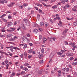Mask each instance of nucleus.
Listing matches in <instances>:
<instances>
[{"label": "nucleus", "mask_w": 77, "mask_h": 77, "mask_svg": "<svg viewBox=\"0 0 77 77\" xmlns=\"http://www.w3.org/2000/svg\"><path fill=\"white\" fill-rule=\"evenodd\" d=\"M6 24L7 25L8 27H10L11 26V25L13 24V23L12 22H10L6 23Z\"/></svg>", "instance_id": "1"}, {"label": "nucleus", "mask_w": 77, "mask_h": 77, "mask_svg": "<svg viewBox=\"0 0 77 77\" xmlns=\"http://www.w3.org/2000/svg\"><path fill=\"white\" fill-rule=\"evenodd\" d=\"M23 20L28 26H30V22L27 19H23Z\"/></svg>", "instance_id": "2"}, {"label": "nucleus", "mask_w": 77, "mask_h": 77, "mask_svg": "<svg viewBox=\"0 0 77 77\" xmlns=\"http://www.w3.org/2000/svg\"><path fill=\"white\" fill-rule=\"evenodd\" d=\"M14 3L11 2L10 4H9L8 5H7L8 7H12L13 6V5H14Z\"/></svg>", "instance_id": "3"}, {"label": "nucleus", "mask_w": 77, "mask_h": 77, "mask_svg": "<svg viewBox=\"0 0 77 77\" xmlns=\"http://www.w3.org/2000/svg\"><path fill=\"white\" fill-rule=\"evenodd\" d=\"M45 27H47L49 26V23L47 22H45L44 23Z\"/></svg>", "instance_id": "4"}, {"label": "nucleus", "mask_w": 77, "mask_h": 77, "mask_svg": "<svg viewBox=\"0 0 77 77\" xmlns=\"http://www.w3.org/2000/svg\"><path fill=\"white\" fill-rule=\"evenodd\" d=\"M23 70H25L26 71H29V70L27 69V68L26 67H24L23 68Z\"/></svg>", "instance_id": "5"}, {"label": "nucleus", "mask_w": 77, "mask_h": 77, "mask_svg": "<svg viewBox=\"0 0 77 77\" xmlns=\"http://www.w3.org/2000/svg\"><path fill=\"white\" fill-rule=\"evenodd\" d=\"M57 53V51H54L52 52V53L54 55V56L56 54V53Z\"/></svg>", "instance_id": "6"}, {"label": "nucleus", "mask_w": 77, "mask_h": 77, "mask_svg": "<svg viewBox=\"0 0 77 77\" xmlns=\"http://www.w3.org/2000/svg\"><path fill=\"white\" fill-rule=\"evenodd\" d=\"M54 56V55L52 53H51L49 57H50V58H53Z\"/></svg>", "instance_id": "7"}, {"label": "nucleus", "mask_w": 77, "mask_h": 77, "mask_svg": "<svg viewBox=\"0 0 77 77\" xmlns=\"http://www.w3.org/2000/svg\"><path fill=\"white\" fill-rule=\"evenodd\" d=\"M35 5H37V6H40L41 7L42 6V5L41 4L36 3Z\"/></svg>", "instance_id": "8"}, {"label": "nucleus", "mask_w": 77, "mask_h": 77, "mask_svg": "<svg viewBox=\"0 0 77 77\" xmlns=\"http://www.w3.org/2000/svg\"><path fill=\"white\" fill-rule=\"evenodd\" d=\"M32 51H33V50L31 49L28 51V53H32Z\"/></svg>", "instance_id": "9"}, {"label": "nucleus", "mask_w": 77, "mask_h": 77, "mask_svg": "<svg viewBox=\"0 0 77 77\" xmlns=\"http://www.w3.org/2000/svg\"><path fill=\"white\" fill-rule=\"evenodd\" d=\"M41 54H44V48H42L41 50Z\"/></svg>", "instance_id": "10"}, {"label": "nucleus", "mask_w": 77, "mask_h": 77, "mask_svg": "<svg viewBox=\"0 0 77 77\" xmlns=\"http://www.w3.org/2000/svg\"><path fill=\"white\" fill-rule=\"evenodd\" d=\"M21 28L22 29H23V30H25V29H26V27L24 25L23 26H21Z\"/></svg>", "instance_id": "11"}, {"label": "nucleus", "mask_w": 77, "mask_h": 77, "mask_svg": "<svg viewBox=\"0 0 77 77\" xmlns=\"http://www.w3.org/2000/svg\"><path fill=\"white\" fill-rule=\"evenodd\" d=\"M40 25L41 26H44V23H43V22H41L40 23Z\"/></svg>", "instance_id": "12"}, {"label": "nucleus", "mask_w": 77, "mask_h": 77, "mask_svg": "<svg viewBox=\"0 0 77 77\" xmlns=\"http://www.w3.org/2000/svg\"><path fill=\"white\" fill-rule=\"evenodd\" d=\"M42 56H43V55L42 54H41V55L39 54V55H38V56L40 59H41V58L42 57Z\"/></svg>", "instance_id": "13"}, {"label": "nucleus", "mask_w": 77, "mask_h": 77, "mask_svg": "<svg viewBox=\"0 0 77 77\" xmlns=\"http://www.w3.org/2000/svg\"><path fill=\"white\" fill-rule=\"evenodd\" d=\"M38 29H34V32H35V33L36 34L37 32H38Z\"/></svg>", "instance_id": "14"}, {"label": "nucleus", "mask_w": 77, "mask_h": 77, "mask_svg": "<svg viewBox=\"0 0 77 77\" xmlns=\"http://www.w3.org/2000/svg\"><path fill=\"white\" fill-rule=\"evenodd\" d=\"M48 40L49 41H52V38L48 37Z\"/></svg>", "instance_id": "15"}, {"label": "nucleus", "mask_w": 77, "mask_h": 77, "mask_svg": "<svg viewBox=\"0 0 77 77\" xmlns=\"http://www.w3.org/2000/svg\"><path fill=\"white\" fill-rule=\"evenodd\" d=\"M10 48H11L10 50H11V51H12V52H13V51H14V50H13V46H11Z\"/></svg>", "instance_id": "16"}, {"label": "nucleus", "mask_w": 77, "mask_h": 77, "mask_svg": "<svg viewBox=\"0 0 77 77\" xmlns=\"http://www.w3.org/2000/svg\"><path fill=\"white\" fill-rule=\"evenodd\" d=\"M0 3H1L2 4H4V0H0Z\"/></svg>", "instance_id": "17"}, {"label": "nucleus", "mask_w": 77, "mask_h": 77, "mask_svg": "<svg viewBox=\"0 0 77 77\" xmlns=\"http://www.w3.org/2000/svg\"><path fill=\"white\" fill-rule=\"evenodd\" d=\"M42 4H43L44 6H46V7H48V6H49V5H46L45 3H42Z\"/></svg>", "instance_id": "18"}, {"label": "nucleus", "mask_w": 77, "mask_h": 77, "mask_svg": "<svg viewBox=\"0 0 77 77\" xmlns=\"http://www.w3.org/2000/svg\"><path fill=\"white\" fill-rule=\"evenodd\" d=\"M28 65H29V63H26L24 64V66H28Z\"/></svg>", "instance_id": "19"}, {"label": "nucleus", "mask_w": 77, "mask_h": 77, "mask_svg": "<svg viewBox=\"0 0 77 77\" xmlns=\"http://www.w3.org/2000/svg\"><path fill=\"white\" fill-rule=\"evenodd\" d=\"M72 65H74V66H75V65H77V63L76 62V63H72Z\"/></svg>", "instance_id": "20"}, {"label": "nucleus", "mask_w": 77, "mask_h": 77, "mask_svg": "<svg viewBox=\"0 0 77 77\" xmlns=\"http://www.w3.org/2000/svg\"><path fill=\"white\" fill-rule=\"evenodd\" d=\"M10 29L12 31H14L15 30V29H16L15 28H11Z\"/></svg>", "instance_id": "21"}, {"label": "nucleus", "mask_w": 77, "mask_h": 77, "mask_svg": "<svg viewBox=\"0 0 77 77\" xmlns=\"http://www.w3.org/2000/svg\"><path fill=\"white\" fill-rule=\"evenodd\" d=\"M27 44H26L24 45L23 47V48H27Z\"/></svg>", "instance_id": "22"}, {"label": "nucleus", "mask_w": 77, "mask_h": 77, "mask_svg": "<svg viewBox=\"0 0 77 77\" xmlns=\"http://www.w3.org/2000/svg\"><path fill=\"white\" fill-rule=\"evenodd\" d=\"M52 8L53 9H56V8H57V6L54 5L52 7Z\"/></svg>", "instance_id": "23"}, {"label": "nucleus", "mask_w": 77, "mask_h": 77, "mask_svg": "<svg viewBox=\"0 0 77 77\" xmlns=\"http://www.w3.org/2000/svg\"><path fill=\"white\" fill-rule=\"evenodd\" d=\"M66 34H64V35H62L61 37V38H65V36H66Z\"/></svg>", "instance_id": "24"}, {"label": "nucleus", "mask_w": 77, "mask_h": 77, "mask_svg": "<svg viewBox=\"0 0 77 77\" xmlns=\"http://www.w3.org/2000/svg\"><path fill=\"white\" fill-rule=\"evenodd\" d=\"M77 22H74L73 23V26H77Z\"/></svg>", "instance_id": "25"}, {"label": "nucleus", "mask_w": 77, "mask_h": 77, "mask_svg": "<svg viewBox=\"0 0 77 77\" xmlns=\"http://www.w3.org/2000/svg\"><path fill=\"white\" fill-rule=\"evenodd\" d=\"M2 20L5 21V22H7V20H6V19H4V18H2Z\"/></svg>", "instance_id": "26"}, {"label": "nucleus", "mask_w": 77, "mask_h": 77, "mask_svg": "<svg viewBox=\"0 0 77 77\" xmlns=\"http://www.w3.org/2000/svg\"><path fill=\"white\" fill-rule=\"evenodd\" d=\"M32 55H29L28 56V57L29 58V59H30L31 58H32Z\"/></svg>", "instance_id": "27"}, {"label": "nucleus", "mask_w": 77, "mask_h": 77, "mask_svg": "<svg viewBox=\"0 0 77 77\" xmlns=\"http://www.w3.org/2000/svg\"><path fill=\"white\" fill-rule=\"evenodd\" d=\"M11 75H13V76H15V72H13L11 74Z\"/></svg>", "instance_id": "28"}, {"label": "nucleus", "mask_w": 77, "mask_h": 77, "mask_svg": "<svg viewBox=\"0 0 77 77\" xmlns=\"http://www.w3.org/2000/svg\"><path fill=\"white\" fill-rule=\"evenodd\" d=\"M63 10L65 11H66V7L65 6L63 7Z\"/></svg>", "instance_id": "29"}, {"label": "nucleus", "mask_w": 77, "mask_h": 77, "mask_svg": "<svg viewBox=\"0 0 77 77\" xmlns=\"http://www.w3.org/2000/svg\"><path fill=\"white\" fill-rule=\"evenodd\" d=\"M42 29L41 28H39L38 29V32H42Z\"/></svg>", "instance_id": "30"}, {"label": "nucleus", "mask_w": 77, "mask_h": 77, "mask_svg": "<svg viewBox=\"0 0 77 77\" xmlns=\"http://www.w3.org/2000/svg\"><path fill=\"white\" fill-rule=\"evenodd\" d=\"M42 70H41V71L39 72H38V74H42Z\"/></svg>", "instance_id": "31"}, {"label": "nucleus", "mask_w": 77, "mask_h": 77, "mask_svg": "<svg viewBox=\"0 0 77 77\" xmlns=\"http://www.w3.org/2000/svg\"><path fill=\"white\" fill-rule=\"evenodd\" d=\"M57 54L58 55H61V54H62V53L59 52H57Z\"/></svg>", "instance_id": "32"}, {"label": "nucleus", "mask_w": 77, "mask_h": 77, "mask_svg": "<svg viewBox=\"0 0 77 77\" xmlns=\"http://www.w3.org/2000/svg\"><path fill=\"white\" fill-rule=\"evenodd\" d=\"M39 12L40 13V14H42V11L41 9H39L38 10Z\"/></svg>", "instance_id": "33"}, {"label": "nucleus", "mask_w": 77, "mask_h": 77, "mask_svg": "<svg viewBox=\"0 0 77 77\" xmlns=\"http://www.w3.org/2000/svg\"><path fill=\"white\" fill-rule=\"evenodd\" d=\"M18 22L17 21H16L14 22V25H15L17 24Z\"/></svg>", "instance_id": "34"}, {"label": "nucleus", "mask_w": 77, "mask_h": 77, "mask_svg": "<svg viewBox=\"0 0 77 77\" xmlns=\"http://www.w3.org/2000/svg\"><path fill=\"white\" fill-rule=\"evenodd\" d=\"M61 3L64 4L65 3V0H61Z\"/></svg>", "instance_id": "35"}, {"label": "nucleus", "mask_w": 77, "mask_h": 77, "mask_svg": "<svg viewBox=\"0 0 77 77\" xmlns=\"http://www.w3.org/2000/svg\"><path fill=\"white\" fill-rule=\"evenodd\" d=\"M65 70H66V69H65V68H64L62 69L61 71L63 72V71H65Z\"/></svg>", "instance_id": "36"}, {"label": "nucleus", "mask_w": 77, "mask_h": 77, "mask_svg": "<svg viewBox=\"0 0 77 77\" xmlns=\"http://www.w3.org/2000/svg\"><path fill=\"white\" fill-rule=\"evenodd\" d=\"M14 38H10L9 39V41H14Z\"/></svg>", "instance_id": "37"}, {"label": "nucleus", "mask_w": 77, "mask_h": 77, "mask_svg": "<svg viewBox=\"0 0 77 77\" xmlns=\"http://www.w3.org/2000/svg\"><path fill=\"white\" fill-rule=\"evenodd\" d=\"M70 60H72L73 59H74V58L73 57H70Z\"/></svg>", "instance_id": "38"}, {"label": "nucleus", "mask_w": 77, "mask_h": 77, "mask_svg": "<svg viewBox=\"0 0 77 77\" xmlns=\"http://www.w3.org/2000/svg\"><path fill=\"white\" fill-rule=\"evenodd\" d=\"M66 71H67V72H69V69L68 68H66Z\"/></svg>", "instance_id": "39"}, {"label": "nucleus", "mask_w": 77, "mask_h": 77, "mask_svg": "<svg viewBox=\"0 0 77 77\" xmlns=\"http://www.w3.org/2000/svg\"><path fill=\"white\" fill-rule=\"evenodd\" d=\"M67 30H68V29H65V30H64L63 31V32L66 33V32H67Z\"/></svg>", "instance_id": "40"}, {"label": "nucleus", "mask_w": 77, "mask_h": 77, "mask_svg": "<svg viewBox=\"0 0 77 77\" xmlns=\"http://www.w3.org/2000/svg\"><path fill=\"white\" fill-rule=\"evenodd\" d=\"M64 44L65 45H68V42H65Z\"/></svg>", "instance_id": "41"}, {"label": "nucleus", "mask_w": 77, "mask_h": 77, "mask_svg": "<svg viewBox=\"0 0 77 77\" xmlns=\"http://www.w3.org/2000/svg\"><path fill=\"white\" fill-rule=\"evenodd\" d=\"M28 5V4H23V5L24 6H27Z\"/></svg>", "instance_id": "42"}, {"label": "nucleus", "mask_w": 77, "mask_h": 77, "mask_svg": "<svg viewBox=\"0 0 77 77\" xmlns=\"http://www.w3.org/2000/svg\"><path fill=\"white\" fill-rule=\"evenodd\" d=\"M8 17L9 19H11V18H12V17L10 15L8 16Z\"/></svg>", "instance_id": "43"}, {"label": "nucleus", "mask_w": 77, "mask_h": 77, "mask_svg": "<svg viewBox=\"0 0 77 77\" xmlns=\"http://www.w3.org/2000/svg\"><path fill=\"white\" fill-rule=\"evenodd\" d=\"M66 8L67 7V8H69V5L68 4L66 5L65 6Z\"/></svg>", "instance_id": "44"}, {"label": "nucleus", "mask_w": 77, "mask_h": 77, "mask_svg": "<svg viewBox=\"0 0 77 77\" xmlns=\"http://www.w3.org/2000/svg\"><path fill=\"white\" fill-rule=\"evenodd\" d=\"M19 9H23V6H19Z\"/></svg>", "instance_id": "45"}, {"label": "nucleus", "mask_w": 77, "mask_h": 77, "mask_svg": "<svg viewBox=\"0 0 77 77\" xmlns=\"http://www.w3.org/2000/svg\"><path fill=\"white\" fill-rule=\"evenodd\" d=\"M53 62V60L51 59L49 60V62L50 63H51V62Z\"/></svg>", "instance_id": "46"}, {"label": "nucleus", "mask_w": 77, "mask_h": 77, "mask_svg": "<svg viewBox=\"0 0 77 77\" xmlns=\"http://www.w3.org/2000/svg\"><path fill=\"white\" fill-rule=\"evenodd\" d=\"M52 40H53V41H54L56 40V38L54 37H53L52 39Z\"/></svg>", "instance_id": "47"}, {"label": "nucleus", "mask_w": 77, "mask_h": 77, "mask_svg": "<svg viewBox=\"0 0 77 77\" xmlns=\"http://www.w3.org/2000/svg\"><path fill=\"white\" fill-rule=\"evenodd\" d=\"M8 2V0H4V3H7Z\"/></svg>", "instance_id": "48"}, {"label": "nucleus", "mask_w": 77, "mask_h": 77, "mask_svg": "<svg viewBox=\"0 0 77 77\" xmlns=\"http://www.w3.org/2000/svg\"><path fill=\"white\" fill-rule=\"evenodd\" d=\"M26 36L28 37H30V34L29 33H28L26 34Z\"/></svg>", "instance_id": "49"}, {"label": "nucleus", "mask_w": 77, "mask_h": 77, "mask_svg": "<svg viewBox=\"0 0 77 77\" xmlns=\"http://www.w3.org/2000/svg\"><path fill=\"white\" fill-rule=\"evenodd\" d=\"M24 54L25 57H26V56H27V53L24 52Z\"/></svg>", "instance_id": "50"}, {"label": "nucleus", "mask_w": 77, "mask_h": 77, "mask_svg": "<svg viewBox=\"0 0 77 77\" xmlns=\"http://www.w3.org/2000/svg\"><path fill=\"white\" fill-rule=\"evenodd\" d=\"M42 62H43V60H41L39 62V63H42Z\"/></svg>", "instance_id": "51"}, {"label": "nucleus", "mask_w": 77, "mask_h": 77, "mask_svg": "<svg viewBox=\"0 0 77 77\" xmlns=\"http://www.w3.org/2000/svg\"><path fill=\"white\" fill-rule=\"evenodd\" d=\"M21 29V27L20 26H19L18 28L17 29V30L18 31H19V30Z\"/></svg>", "instance_id": "52"}, {"label": "nucleus", "mask_w": 77, "mask_h": 77, "mask_svg": "<svg viewBox=\"0 0 77 77\" xmlns=\"http://www.w3.org/2000/svg\"><path fill=\"white\" fill-rule=\"evenodd\" d=\"M20 57L21 58H23V54H21V55L20 56Z\"/></svg>", "instance_id": "53"}, {"label": "nucleus", "mask_w": 77, "mask_h": 77, "mask_svg": "<svg viewBox=\"0 0 77 77\" xmlns=\"http://www.w3.org/2000/svg\"><path fill=\"white\" fill-rule=\"evenodd\" d=\"M58 19V20H60V17H56Z\"/></svg>", "instance_id": "54"}, {"label": "nucleus", "mask_w": 77, "mask_h": 77, "mask_svg": "<svg viewBox=\"0 0 77 77\" xmlns=\"http://www.w3.org/2000/svg\"><path fill=\"white\" fill-rule=\"evenodd\" d=\"M24 73H25V72H24L23 71H22L21 72V74H23V75L24 74Z\"/></svg>", "instance_id": "55"}, {"label": "nucleus", "mask_w": 77, "mask_h": 77, "mask_svg": "<svg viewBox=\"0 0 77 77\" xmlns=\"http://www.w3.org/2000/svg\"><path fill=\"white\" fill-rule=\"evenodd\" d=\"M5 63H8V60H6L5 61Z\"/></svg>", "instance_id": "56"}, {"label": "nucleus", "mask_w": 77, "mask_h": 77, "mask_svg": "<svg viewBox=\"0 0 77 77\" xmlns=\"http://www.w3.org/2000/svg\"><path fill=\"white\" fill-rule=\"evenodd\" d=\"M65 33V32H63V33H62V35H66V34Z\"/></svg>", "instance_id": "57"}, {"label": "nucleus", "mask_w": 77, "mask_h": 77, "mask_svg": "<svg viewBox=\"0 0 77 77\" xmlns=\"http://www.w3.org/2000/svg\"><path fill=\"white\" fill-rule=\"evenodd\" d=\"M69 55L71 56H73V54H72V53H70L69 54Z\"/></svg>", "instance_id": "58"}, {"label": "nucleus", "mask_w": 77, "mask_h": 77, "mask_svg": "<svg viewBox=\"0 0 77 77\" xmlns=\"http://www.w3.org/2000/svg\"><path fill=\"white\" fill-rule=\"evenodd\" d=\"M69 68H72V66L70 65H69Z\"/></svg>", "instance_id": "59"}, {"label": "nucleus", "mask_w": 77, "mask_h": 77, "mask_svg": "<svg viewBox=\"0 0 77 77\" xmlns=\"http://www.w3.org/2000/svg\"><path fill=\"white\" fill-rule=\"evenodd\" d=\"M48 71H45V74H48Z\"/></svg>", "instance_id": "60"}, {"label": "nucleus", "mask_w": 77, "mask_h": 77, "mask_svg": "<svg viewBox=\"0 0 77 77\" xmlns=\"http://www.w3.org/2000/svg\"><path fill=\"white\" fill-rule=\"evenodd\" d=\"M43 41H47V38H43Z\"/></svg>", "instance_id": "61"}, {"label": "nucleus", "mask_w": 77, "mask_h": 77, "mask_svg": "<svg viewBox=\"0 0 77 77\" xmlns=\"http://www.w3.org/2000/svg\"><path fill=\"white\" fill-rule=\"evenodd\" d=\"M58 75L59 76H61V73H59L58 74Z\"/></svg>", "instance_id": "62"}, {"label": "nucleus", "mask_w": 77, "mask_h": 77, "mask_svg": "<svg viewBox=\"0 0 77 77\" xmlns=\"http://www.w3.org/2000/svg\"><path fill=\"white\" fill-rule=\"evenodd\" d=\"M72 11H76L77 10H76L75 9L73 8L72 9Z\"/></svg>", "instance_id": "63"}, {"label": "nucleus", "mask_w": 77, "mask_h": 77, "mask_svg": "<svg viewBox=\"0 0 77 77\" xmlns=\"http://www.w3.org/2000/svg\"><path fill=\"white\" fill-rule=\"evenodd\" d=\"M31 14H34V11H31Z\"/></svg>", "instance_id": "64"}]
</instances>
